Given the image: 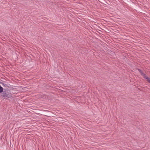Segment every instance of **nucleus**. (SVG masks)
I'll list each match as a JSON object with an SVG mask.
<instances>
[{
    "label": "nucleus",
    "mask_w": 150,
    "mask_h": 150,
    "mask_svg": "<svg viewBox=\"0 0 150 150\" xmlns=\"http://www.w3.org/2000/svg\"><path fill=\"white\" fill-rule=\"evenodd\" d=\"M141 75L146 79V81L150 83V78L146 76L140 70H139Z\"/></svg>",
    "instance_id": "1"
},
{
    "label": "nucleus",
    "mask_w": 150,
    "mask_h": 150,
    "mask_svg": "<svg viewBox=\"0 0 150 150\" xmlns=\"http://www.w3.org/2000/svg\"><path fill=\"white\" fill-rule=\"evenodd\" d=\"M11 93H9V94H6V95L4 94H3V96H6V97H8V98H9L11 97Z\"/></svg>",
    "instance_id": "2"
},
{
    "label": "nucleus",
    "mask_w": 150,
    "mask_h": 150,
    "mask_svg": "<svg viewBox=\"0 0 150 150\" xmlns=\"http://www.w3.org/2000/svg\"><path fill=\"white\" fill-rule=\"evenodd\" d=\"M3 88L0 85V93L2 92L3 91Z\"/></svg>",
    "instance_id": "3"
}]
</instances>
